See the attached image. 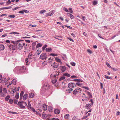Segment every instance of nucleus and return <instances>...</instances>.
Returning <instances> with one entry per match:
<instances>
[{
  "instance_id": "c756f323",
  "label": "nucleus",
  "mask_w": 120,
  "mask_h": 120,
  "mask_svg": "<svg viewBox=\"0 0 120 120\" xmlns=\"http://www.w3.org/2000/svg\"><path fill=\"white\" fill-rule=\"evenodd\" d=\"M54 12L55 11L54 10L52 11L49 12V14H50V16H51L54 13Z\"/></svg>"
},
{
  "instance_id": "9b49d317",
  "label": "nucleus",
  "mask_w": 120,
  "mask_h": 120,
  "mask_svg": "<svg viewBox=\"0 0 120 120\" xmlns=\"http://www.w3.org/2000/svg\"><path fill=\"white\" fill-rule=\"evenodd\" d=\"M25 12L26 13H28L29 12V11L27 10H24L19 11V13L21 14H24Z\"/></svg>"
},
{
  "instance_id": "f03ea898",
  "label": "nucleus",
  "mask_w": 120,
  "mask_h": 120,
  "mask_svg": "<svg viewBox=\"0 0 120 120\" xmlns=\"http://www.w3.org/2000/svg\"><path fill=\"white\" fill-rule=\"evenodd\" d=\"M17 105L20 108L22 109H24L27 105L25 102L22 101H19Z\"/></svg>"
},
{
  "instance_id": "39448f33",
  "label": "nucleus",
  "mask_w": 120,
  "mask_h": 120,
  "mask_svg": "<svg viewBox=\"0 0 120 120\" xmlns=\"http://www.w3.org/2000/svg\"><path fill=\"white\" fill-rule=\"evenodd\" d=\"M68 86L69 88L73 89V88L76 86V84L74 83H70L68 84Z\"/></svg>"
},
{
  "instance_id": "a878e982",
  "label": "nucleus",
  "mask_w": 120,
  "mask_h": 120,
  "mask_svg": "<svg viewBox=\"0 0 120 120\" xmlns=\"http://www.w3.org/2000/svg\"><path fill=\"white\" fill-rule=\"evenodd\" d=\"M42 46V45L40 43H38L37 45L36 48H37L41 46Z\"/></svg>"
},
{
  "instance_id": "423d86ee",
  "label": "nucleus",
  "mask_w": 120,
  "mask_h": 120,
  "mask_svg": "<svg viewBox=\"0 0 120 120\" xmlns=\"http://www.w3.org/2000/svg\"><path fill=\"white\" fill-rule=\"evenodd\" d=\"M42 88L45 90H48L49 88V85L48 83H46L43 85Z\"/></svg>"
},
{
  "instance_id": "e2e57ef3",
  "label": "nucleus",
  "mask_w": 120,
  "mask_h": 120,
  "mask_svg": "<svg viewBox=\"0 0 120 120\" xmlns=\"http://www.w3.org/2000/svg\"><path fill=\"white\" fill-rule=\"evenodd\" d=\"M100 83L101 89H102L103 88V84L101 82H100Z\"/></svg>"
},
{
  "instance_id": "49530a36",
  "label": "nucleus",
  "mask_w": 120,
  "mask_h": 120,
  "mask_svg": "<svg viewBox=\"0 0 120 120\" xmlns=\"http://www.w3.org/2000/svg\"><path fill=\"white\" fill-rule=\"evenodd\" d=\"M47 45H45L42 47V49L43 50L45 49V48L47 47Z\"/></svg>"
},
{
  "instance_id": "6e6d98bb",
  "label": "nucleus",
  "mask_w": 120,
  "mask_h": 120,
  "mask_svg": "<svg viewBox=\"0 0 120 120\" xmlns=\"http://www.w3.org/2000/svg\"><path fill=\"white\" fill-rule=\"evenodd\" d=\"M71 78L72 79H73V78H77V77L75 76H71Z\"/></svg>"
},
{
  "instance_id": "79ce46f5",
  "label": "nucleus",
  "mask_w": 120,
  "mask_h": 120,
  "mask_svg": "<svg viewBox=\"0 0 120 120\" xmlns=\"http://www.w3.org/2000/svg\"><path fill=\"white\" fill-rule=\"evenodd\" d=\"M70 64H71V65H72L73 66H75V63L73 62H71L70 63Z\"/></svg>"
},
{
  "instance_id": "2eb2a0df",
  "label": "nucleus",
  "mask_w": 120,
  "mask_h": 120,
  "mask_svg": "<svg viewBox=\"0 0 120 120\" xmlns=\"http://www.w3.org/2000/svg\"><path fill=\"white\" fill-rule=\"evenodd\" d=\"M43 109L45 111L47 109V106L45 104L43 105Z\"/></svg>"
},
{
  "instance_id": "8fccbe9b",
  "label": "nucleus",
  "mask_w": 120,
  "mask_h": 120,
  "mask_svg": "<svg viewBox=\"0 0 120 120\" xmlns=\"http://www.w3.org/2000/svg\"><path fill=\"white\" fill-rule=\"evenodd\" d=\"M106 64L107 65V66L109 67L110 68H111L112 67L110 66V64L108 62H107Z\"/></svg>"
},
{
  "instance_id": "4c0bfd02",
  "label": "nucleus",
  "mask_w": 120,
  "mask_h": 120,
  "mask_svg": "<svg viewBox=\"0 0 120 120\" xmlns=\"http://www.w3.org/2000/svg\"><path fill=\"white\" fill-rule=\"evenodd\" d=\"M8 17L10 18H14L15 16L14 15H9L8 16Z\"/></svg>"
},
{
  "instance_id": "13d9d810",
  "label": "nucleus",
  "mask_w": 120,
  "mask_h": 120,
  "mask_svg": "<svg viewBox=\"0 0 120 120\" xmlns=\"http://www.w3.org/2000/svg\"><path fill=\"white\" fill-rule=\"evenodd\" d=\"M36 43L35 42H33L32 43V45L33 46V47L34 46H35L36 45Z\"/></svg>"
},
{
  "instance_id": "c9c22d12",
  "label": "nucleus",
  "mask_w": 120,
  "mask_h": 120,
  "mask_svg": "<svg viewBox=\"0 0 120 120\" xmlns=\"http://www.w3.org/2000/svg\"><path fill=\"white\" fill-rule=\"evenodd\" d=\"M65 77L64 76H62L59 79V80L60 81H61L65 79Z\"/></svg>"
},
{
  "instance_id": "864d4df0",
  "label": "nucleus",
  "mask_w": 120,
  "mask_h": 120,
  "mask_svg": "<svg viewBox=\"0 0 120 120\" xmlns=\"http://www.w3.org/2000/svg\"><path fill=\"white\" fill-rule=\"evenodd\" d=\"M83 88H84L85 89L87 90H89V88H88L87 86H83Z\"/></svg>"
},
{
  "instance_id": "4d7b16f0",
  "label": "nucleus",
  "mask_w": 120,
  "mask_h": 120,
  "mask_svg": "<svg viewBox=\"0 0 120 120\" xmlns=\"http://www.w3.org/2000/svg\"><path fill=\"white\" fill-rule=\"evenodd\" d=\"M98 37H100V38H102V39H104V38H103L102 37H101V35L100 34H98Z\"/></svg>"
},
{
  "instance_id": "4be33fe9",
  "label": "nucleus",
  "mask_w": 120,
  "mask_h": 120,
  "mask_svg": "<svg viewBox=\"0 0 120 120\" xmlns=\"http://www.w3.org/2000/svg\"><path fill=\"white\" fill-rule=\"evenodd\" d=\"M63 75L67 77H70L71 76L70 75L67 73H64V74Z\"/></svg>"
},
{
  "instance_id": "de8ad7c7",
  "label": "nucleus",
  "mask_w": 120,
  "mask_h": 120,
  "mask_svg": "<svg viewBox=\"0 0 120 120\" xmlns=\"http://www.w3.org/2000/svg\"><path fill=\"white\" fill-rule=\"evenodd\" d=\"M15 98H16L18 99L19 98V94L18 93L16 94L15 95Z\"/></svg>"
},
{
  "instance_id": "412c9836",
  "label": "nucleus",
  "mask_w": 120,
  "mask_h": 120,
  "mask_svg": "<svg viewBox=\"0 0 120 120\" xmlns=\"http://www.w3.org/2000/svg\"><path fill=\"white\" fill-rule=\"evenodd\" d=\"M55 59L56 62L59 63H62L60 60V59L57 58V57L55 58Z\"/></svg>"
},
{
  "instance_id": "0e129e2a",
  "label": "nucleus",
  "mask_w": 120,
  "mask_h": 120,
  "mask_svg": "<svg viewBox=\"0 0 120 120\" xmlns=\"http://www.w3.org/2000/svg\"><path fill=\"white\" fill-rule=\"evenodd\" d=\"M70 41L74 42L73 40L71 38H67Z\"/></svg>"
},
{
  "instance_id": "a211bd4d",
  "label": "nucleus",
  "mask_w": 120,
  "mask_h": 120,
  "mask_svg": "<svg viewBox=\"0 0 120 120\" xmlns=\"http://www.w3.org/2000/svg\"><path fill=\"white\" fill-rule=\"evenodd\" d=\"M27 107L29 109H30L32 107H31V104H30V102L29 101H28V105Z\"/></svg>"
},
{
  "instance_id": "69168bd1",
  "label": "nucleus",
  "mask_w": 120,
  "mask_h": 120,
  "mask_svg": "<svg viewBox=\"0 0 120 120\" xmlns=\"http://www.w3.org/2000/svg\"><path fill=\"white\" fill-rule=\"evenodd\" d=\"M120 115V112L119 111H118L116 113V115L118 116L119 115Z\"/></svg>"
},
{
  "instance_id": "20e7f679",
  "label": "nucleus",
  "mask_w": 120,
  "mask_h": 120,
  "mask_svg": "<svg viewBox=\"0 0 120 120\" xmlns=\"http://www.w3.org/2000/svg\"><path fill=\"white\" fill-rule=\"evenodd\" d=\"M90 101L91 102V105L90 104H86V108L88 109H90L91 105L92 106L94 104V101L92 99H91Z\"/></svg>"
},
{
  "instance_id": "ea45409f",
  "label": "nucleus",
  "mask_w": 120,
  "mask_h": 120,
  "mask_svg": "<svg viewBox=\"0 0 120 120\" xmlns=\"http://www.w3.org/2000/svg\"><path fill=\"white\" fill-rule=\"evenodd\" d=\"M105 77L106 79H112V78L110 77L107 76L106 75H105Z\"/></svg>"
},
{
  "instance_id": "aec40b11",
  "label": "nucleus",
  "mask_w": 120,
  "mask_h": 120,
  "mask_svg": "<svg viewBox=\"0 0 120 120\" xmlns=\"http://www.w3.org/2000/svg\"><path fill=\"white\" fill-rule=\"evenodd\" d=\"M53 108L51 106H49L48 108V110L50 112H51L52 111Z\"/></svg>"
},
{
  "instance_id": "3c124183",
  "label": "nucleus",
  "mask_w": 120,
  "mask_h": 120,
  "mask_svg": "<svg viewBox=\"0 0 120 120\" xmlns=\"http://www.w3.org/2000/svg\"><path fill=\"white\" fill-rule=\"evenodd\" d=\"M11 45H8V49L10 50V51H11Z\"/></svg>"
},
{
  "instance_id": "680f3d73",
  "label": "nucleus",
  "mask_w": 120,
  "mask_h": 120,
  "mask_svg": "<svg viewBox=\"0 0 120 120\" xmlns=\"http://www.w3.org/2000/svg\"><path fill=\"white\" fill-rule=\"evenodd\" d=\"M19 7H15V8H13L12 9V10L13 11H14V10H17V9H18Z\"/></svg>"
},
{
  "instance_id": "f8f14e48",
  "label": "nucleus",
  "mask_w": 120,
  "mask_h": 120,
  "mask_svg": "<svg viewBox=\"0 0 120 120\" xmlns=\"http://www.w3.org/2000/svg\"><path fill=\"white\" fill-rule=\"evenodd\" d=\"M34 96V95L33 93H30L29 96L30 98H33Z\"/></svg>"
},
{
  "instance_id": "2f4dec72",
  "label": "nucleus",
  "mask_w": 120,
  "mask_h": 120,
  "mask_svg": "<svg viewBox=\"0 0 120 120\" xmlns=\"http://www.w3.org/2000/svg\"><path fill=\"white\" fill-rule=\"evenodd\" d=\"M50 55L52 56H57L58 54H57L52 53H51Z\"/></svg>"
},
{
  "instance_id": "72a5a7b5",
  "label": "nucleus",
  "mask_w": 120,
  "mask_h": 120,
  "mask_svg": "<svg viewBox=\"0 0 120 120\" xmlns=\"http://www.w3.org/2000/svg\"><path fill=\"white\" fill-rule=\"evenodd\" d=\"M69 116V114H67L64 116V117L65 118L67 119L68 118Z\"/></svg>"
},
{
  "instance_id": "ddd939ff",
  "label": "nucleus",
  "mask_w": 120,
  "mask_h": 120,
  "mask_svg": "<svg viewBox=\"0 0 120 120\" xmlns=\"http://www.w3.org/2000/svg\"><path fill=\"white\" fill-rule=\"evenodd\" d=\"M28 97V95L27 94H25L23 97V99L24 100H26L27 98Z\"/></svg>"
},
{
  "instance_id": "37998d69",
  "label": "nucleus",
  "mask_w": 120,
  "mask_h": 120,
  "mask_svg": "<svg viewBox=\"0 0 120 120\" xmlns=\"http://www.w3.org/2000/svg\"><path fill=\"white\" fill-rule=\"evenodd\" d=\"M63 10L67 12H69L68 10L65 8H63Z\"/></svg>"
},
{
  "instance_id": "dca6fc26",
  "label": "nucleus",
  "mask_w": 120,
  "mask_h": 120,
  "mask_svg": "<svg viewBox=\"0 0 120 120\" xmlns=\"http://www.w3.org/2000/svg\"><path fill=\"white\" fill-rule=\"evenodd\" d=\"M67 15L68 16H70V17L71 19H73L74 18L73 16L71 14L68 13L67 14Z\"/></svg>"
},
{
  "instance_id": "603ef678",
  "label": "nucleus",
  "mask_w": 120,
  "mask_h": 120,
  "mask_svg": "<svg viewBox=\"0 0 120 120\" xmlns=\"http://www.w3.org/2000/svg\"><path fill=\"white\" fill-rule=\"evenodd\" d=\"M73 90V89H71L70 88H69V89H68V92L69 93H70L71 92V91Z\"/></svg>"
},
{
  "instance_id": "cd10ccee",
  "label": "nucleus",
  "mask_w": 120,
  "mask_h": 120,
  "mask_svg": "<svg viewBox=\"0 0 120 120\" xmlns=\"http://www.w3.org/2000/svg\"><path fill=\"white\" fill-rule=\"evenodd\" d=\"M46 11L45 10H41L40 11V14H42L44 13Z\"/></svg>"
},
{
  "instance_id": "6ab92c4d",
  "label": "nucleus",
  "mask_w": 120,
  "mask_h": 120,
  "mask_svg": "<svg viewBox=\"0 0 120 120\" xmlns=\"http://www.w3.org/2000/svg\"><path fill=\"white\" fill-rule=\"evenodd\" d=\"M4 49V46L3 45H0V50H3Z\"/></svg>"
},
{
  "instance_id": "052dcab7",
  "label": "nucleus",
  "mask_w": 120,
  "mask_h": 120,
  "mask_svg": "<svg viewBox=\"0 0 120 120\" xmlns=\"http://www.w3.org/2000/svg\"><path fill=\"white\" fill-rule=\"evenodd\" d=\"M83 34L86 37H87L88 35H87V34L85 32H84L83 33Z\"/></svg>"
},
{
  "instance_id": "9d476101",
  "label": "nucleus",
  "mask_w": 120,
  "mask_h": 120,
  "mask_svg": "<svg viewBox=\"0 0 120 120\" xmlns=\"http://www.w3.org/2000/svg\"><path fill=\"white\" fill-rule=\"evenodd\" d=\"M81 91L80 88L78 89H76L73 92V93L74 95H75L78 93V92L79 91V90Z\"/></svg>"
},
{
  "instance_id": "393cba45",
  "label": "nucleus",
  "mask_w": 120,
  "mask_h": 120,
  "mask_svg": "<svg viewBox=\"0 0 120 120\" xmlns=\"http://www.w3.org/2000/svg\"><path fill=\"white\" fill-rule=\"evenodd\" d=\"M11 49L13 50H15L16 49V46L15 45H11Z\"/></svg>"
},
{
  "instance_id": "c03bdc74",
  "label": "nucleus",
  "mask_w": 120,
  "mask_h": 120,
  "mask_svg": "<svg viewBox=\"0 0 120 120\" xmlns=\"http://www.w3.org/2000/svg\"><path fill=\"white\" fill-rule=\"evenodd\" d=\"M69 10L70 12L71 13H73V11L72 10V9L71 8H69Z\"/></svg>"
},
{
  "instance_id": "bf43d9fd",
  "label": "nucleus",
  "mask_w": 120,
  "mask_h": 120,
  "mask_svg": "<svg viewBox=\"0 0 120 120\" xmlns=\"http://www.w3.org/2000/svg\"><path fill=\"white\" fill-rule=\"evenodd\" d=\"M65 26L70 29H72V27H71L70 26H67V25H65Z\"/></svg>"
},
{
  "instance_id": "09e8293b",
  "label": "nucleus",
  "mask_w": 120,
  "mask_h": 120,
  "mask_svg": "<svg viewBox=\"0 0 120 120\" xmlns=\"http://www.w3.org/2000/svg\"><path fill=\"white\" fill-rule=\"evenodd\" d=\"M12 82L14 83H15L16 82V80L15 79H13Z\"/></svg>"
},
{
  "instance_id": "bb28decb",
  "label": "nucleus",
  "mask_w": 120,
  "mask_h": 120,
  "mask_svg": "<svg viewBox=\"0 0 120 120\" xmlns=\"http://www.w3.org/2000/svg\"><path fill=\"white\" fill-rule=\"evenodd\" d=\"M87 51L88 53L90 54H91L93 53L92 51L90 49H88L87 50Z\"/></svg>"
},
{
  "instance_id": "6e6552de",
  "label": "nucleus",
  "mask_w": 120,
  "mask_h": 120,
  "mask_svg": "<svg viewBox=\"0 0 120 120\" xmlns=\"http://www.w3.org/2000/svg\"><path fill=\"white\" fill-rule=\"evenodd\" d=\"M26 67L25 66H23L21 67L19 69V71L20 72H23L25 70Z\"/></svg>"
},
{
  "instance_id": "b1692460",
  "label": "nucleus",
  "mask_w": 120,
  "mask_h": 120,
  "mask_svg": "<svg viewBox=\"0 0 120 120\" xmlns=\"http://www.w3.org/2000/svg\"><path fill=\"white\" fill-rule=\"evenodd\" d=\"M57 81V80L56 79H53L52 80V83L54 84Z\"/></svg>"
},
{
  "instance_id": "7c9ffc66",
  "label": "nucleus",
  "mask_w": 120,
  "mask_h": 120,
  "mask_svg": "<svg viewBox=\"0 0 120 120\" xmlns=\"http://www.w3.org/2000/svg\"><path fill=\"white\" fill-rule=\"evenodd\" d=\"M52 50V49L51 48H46V50L47 52H50Z\"/></svg>"
},
{
  "instance_id": "338daca9",
  "label": "nucleus",
  "mask_w": 120,
  "mask_h": 120,
  "mask_svg": "<svg viewBox=\"0 0 120 120\" xmlns=\"http://www.w3.org/2000/svg\"><path fill=\"white\" fill-rule=\"evenodd\" d=\"M76 119L77 118L75 116H74L72 119V120H77Z\"/></svg>"
},
{
  "instance_id": "4468645a",
  "label": "nucleus",
  "mask_w": 120,
  "mask_h": 120,
  "mask_svg": "<svg viewBox=\"0 0 120 120\" xmlns=\"http://www.w3.org/2000/svg\"><path fill=\"white\" fill-rule=\"evenodd\" d=\"M54 112L56 114H58L60 113V111L58 109H55L54 111Z\"/></svg>"
},
{
  "instance_id": "c85d7f7f",
  "label": "nucleus",
  "mask_w": 120,
  "mask_h": 120,
  "mask_svg": "<svg viewBox=\"0 0 120 120\" xmlns=\"http://www.w3.org/2000/svg\"><path fill=\"white\" fill-rule=\"evenodd\" d=\"M98 3V1L97 0H94L93 2V5H96Z\"/></svg>"
},
{
  "instance_id": "f257e3e1",
  "label": "nucleus",
  "mask_w": 120,
  "mask_h": 120,
  "mask_svg": "<svg viewBox=\"0 0 120 120\" xmlns=\"http://www.w3.org/2000/svg\"><path fill=\"white\" fill-rule=\"evenodd\" d=\"M15 44L16 45L17 48L19 50L22 49L23 48H24L27 46V44H25L21 40H19L16 41Z\"/></svg>"
},
{
  "instance_id": "473e14b6",
  "label": "nucleus",
  "mask_w": 120,
  "mask_h": 120,
  "mask_svg": "<svg viewBox=\"0 0 120 120\" xmlns=\"http://www.w3.org/2000/svg\"><path fill=\"white\" fill-rule=\"evenodd\" d=\"M10 98V96H7L5 98V100L6 101H8Z\"/></svg>"
},
{
  "instance_id": "5fc2aeb1",
  "label": "nucleus",
  "mask_w": 120,
  "mask_h": 120,
  "mask_svg": "<svg viewBox=\"0 0 120 120\" xmlns=\"http://www.w3.org/2000/svg\"><path fill=\"white\" fill-rule=\"evenodd\" d=\"M73 80L76 82H80V80L78 79H75L74 80Z\"/></svg>"
},
{
  "instance_id": "0eeeda50",
  "label": "nucleus",
  "mask_w": 120,
  "mask_h": 120,
  "mask_svg": "<svg viewBox=\"0 0 120 120\" xmlns=\"http://www.w3.org/2000/svg\"><path fill=\"white\" fill-rule=\"evenodd\" d=\"M40 58V59L43 60L47 58V56L45 53H42L41 54Z\"/></svg>"
},
{
  "instance_id": "1a4fd4ad",
  "label": "nucleus",
  "mask_w": 120,
  "mask_h": 120,
  "mask_svg": "<svg viewBox=\"0 0 120 120\" xmlns=\"http://www.w3.org/2000/svg\"><path fill=\"white\" fill-rule=\"evenodd\" d=\"M60 68L62 72H64L66 70V68L64 66H60Z\"/></svg>"
},
{
  "instance_id": "f3484780",
  "label": "nucleus",
  "mask_w": 120,
  "mask_h": 120,
  "mask_svg": "<svg viewBox=\"0 0 120 120\" xmlns=\"http://www.w3.org/2000/svg\"><path fill=\"white\" fill-rule=\"evenodd\" d=\"M55 63L54 62V63L51 65V66L54 68H58V66L57 65H55Z\"/></svg>"
},
{
  "instance_id": "f704fd0d",
  "label": "nucleus",
  "mask_w": 120,
  "mask_h": 120,
  "mask_svg": "<svg viewBox=\"0 0 120 120\" xmlns=\"http://www.w3.org/2000/svg\"><path fill=\"white\" fill-rule=\"evenodd\" d=\"M10 34H19V33L18 32H12L10 33Z\"/></svg>"
},
{
  "instance_id": "5701e85b",
  "label": "nucleus",
  "mask_w": 120,
  "mask_h": 120,
  "mask_svg": "<svg viewBox=\"0 0 120 120\" xmlns=\"http://www.w3.org/2000/svg\"><path fill=\"white\" fill-rule=\"evenodd\" d=\"M111 68L114 71H119L120 70V68L117 69L115 68H113L112 67H111Z\"/></svg>"
},
{
  "instance_id": "a19ab883",
  "label": "nucleus",
  "mask_w": 120,
  "mask_h": 120,
  "mask_svg": "<svg viewBox=\"0 0 120 120\" xmlns=\"http://www.w3.org/2000/svg\"><path fill=\"white\" fill-rule=\"evenodd\" d=\"M9 102L11 104H12L13 103V100L12 99H10L9 101Z\"/></svg>"
},
{
  "instance_id": "a18cd8bd",
  "label": "nucleus",
  "mask_w": 120,
  "mask_h": 120,
  "mask_svg": "<svg viewBox=\"0 0 120 120\" xmlns=\"http://www.w3.org/2000/svg\"><path fill=\"white\" fill-rule=\"evenodd\" d=\"M24 93V92L23 91H22L20 94V96L21 97H22L23 95V94Z\"/></svg>"
},
{
  "instance_id": "7ed1b4c3",
  "label": "nucleus",
  "mask_w": 120,
  "mask_h": 120,
  "mask_svg": "<svg viewBox=\"0 0 120 120\" xmlns=\"http://www.w3.org/2000/svg\"><path fill=\"white\" fill-rule=\"evenodd\" d=\"M7 92V90L6 88H4L2 91V87H0V95L2 97H4L5 96V94Z\"/></svg>"
},
{
  "instance_id": "e433bc0d",
  "label": "nucleus",
  "mask_w": 120,
  "mask_h": 120,
  "mask_svg": "<svg viewBox=\"0 0 120 120\" xmlns=\"http://www.w3.org/2000/svg\"><path fill=\"white\" fill-rule=\"evenodd\" d=\"M32 56V54L31 53H30L28 55V57L29 58H30V59H31L32 58H31V56Z\"/></svg>"
},
{
  "instance_id": "774afa93",
  "label": "nucleus",
  "mask_w": 120,
  "mask_h": 120,
  "mask_svg": "<svg viewBox=\"0 0 120 120\" xmlns=\"http://www.w3.org/2000/svg\"><path fill=\"white\" fill-rule=\"evenodd\" d=\"M51 120H59L57 118H53Z\"/></svg>"
},
{
  "instance_id": "58836bf2",
  "label": "nucleus",
  "mask_w": 120,
  "mask_h": 120,
  "mask_svg": "<svg viewBox=\"0 0 120 120\" xmlns=\"http://www.w3.org/2000/svg\"><path fill=\"white\" fill-rule=\"evenodd\" d=\"M30 109L33 112H37L35 110V109L32 107H31Z\"/></svg>"
}]
</instances>
